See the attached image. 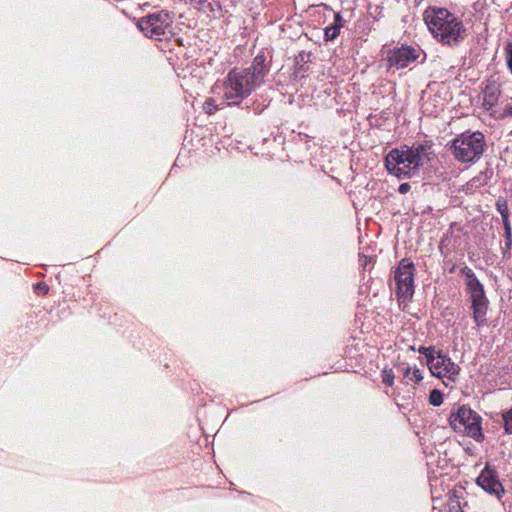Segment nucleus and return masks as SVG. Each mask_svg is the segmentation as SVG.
Instances as JSON below:
<instances>
[{"label": "nucleus", "mask_w": 512, "mask_h": 512, "mask_svg": "<svg viewBox=\"0 0 512 512\" xmlns=\"http://www.w3.org/2000/svg\"><path fill=\"white\" fill-rule=\"evenodd\" d=\"M173 15L167 10H160L141 17L137 27L148 38L163 41L172 35Z\"/></svg>", "instance_id": "obj_6"}, {"label": "nucleus", "mask_w": 512, "mask_h": 512, "mask_svg": "<svg viewBox=\"0 0 512 512\" xmlns=\"http://www.w3.org/2000/svg\"><path fill=\"white\" fill-rule=\"evenodd\" d=\"M404 376L414 383H419L423 380L422 372L417 367H407Z\"/></svg>", "instance_id": "obj_16"}, {"label": "nucleus", "mask_w": 512, "mask_h": 512, "mask_svg": "<svg viewBox=\"0 0 512 512\" xmlns=\"http://www.w3.org/2000/svg\"><path fill=\"white\" fill-rule=\"evenodd\" d=\"M418 57L419 54L415 48L403 45L399 48L388 50L384 60L388 69H402L416 61Z\"/></svg>", "instance_id": "obj_10"}, {"label": "nucleus", "mask_w": 512, "mask_h": 512, "mask_svg": "<svg viewBox=\"0 0 512 512\" xmlns=\"http://www.w3.org/2000/svg\"><path fill=\"white\" fill-rule=\"evenodd\" d=\"M218 105L216 104L215 99L207 98L203 103V110L208 115H213L218 111Z\"/></svg>", "instance_id": "obj_18"}, {"label": "nucleus", "mask_w": 512, "mask_h": 512, "mask_svg": "<svg viewBox=\"0 0 512 512\" xmlns=\"http://www.w3.org/2000/svg\"><path fill=\"white\" fill-rule=\"evenodd\" d=\"M423 20L432 36L442 45L454 47L465 39L463 22L447 8L429 6Z\"/></svg>", "instance_id": "obj_2"}, {"label": "nucleus", "mask_w": 512, "mask_h": 512, "mask_svg": "<svg viewBox=\"0 0 512 512\" xmlns=\"http://www.w3.org/2000/svg\"><path fill=\"white\" fill-rule=\"evenodd\" d=\"M38 288H39V290H42V287H40L39 283L35 286V289H38Z\"/></svg>", "instance_id": "obj_24"}, {"label": "nucleus", "mask_w": 512, "mask_h": 512, "mask_svg": "<svg viewBox=\"0 0 512 512\" xmlns=\"http://www.w3.org/2000/svg\"><path fill=\"white\" fill-rule=\"evenodd\" d=\"M343 25H344L343 17L341 16L340 13H336L334 15V22H333V24L327 26L324 29L325 40L326 41H332V40L336 39L337 36L339 35L340 29L343 27Z\"/></svg>", "instance_id": "obj_15"}, {"label": "nucleus", "mask_w": 512, "mask_h": 512, "mask_svg": "<svg viewBox=\"0 0 512 512\" xmlns=\"http://www.w3.org/2000/svg\"><path fill=\"white\" fill-rule=\"evenodd\" d=\"M495 208L499 212L502 218V223L504 227V238H505V250H510L512 247V227L510 223V211L508 207L507 200L503 197H499L496 200Z\"/></svg>", "instance_id": "obj_13"}, {"label": "nucleus", "mask_w": 512, "mask_h": 512, "mask_svg": "<svg viewBox=\"0 0 512 512\" xmlns=\"http://www.w3.org/2000/svg\"><path fill=\"white\" fill-rule=\"evenodd\" d=\"M462 273L466 276V290L471 300L473 320L477 327L484 326L489 308V300L486 297L484 287L469 267H464Z\"/></svg>", "instance_id": "obj_5"}, {"label": "nucleus", "mask_w": 512, "mask_h": 512, "mask_svg": "<svg viewBox=\"0 0 512 512\" xmlns=\"http://www.w3.org/2000/svg\"><path fill=\"white\" fill-rule=\"evenodd\" d=\"M264 55H257L249 67H234L223 81V99L228 105H239L252 92L264 84L269 73Z\"/></svg>", "instance_id": "obj_1"}, {"label": "nucleus", "mask_w": 512, "mask_h": 512, "mask_svg": "<svg viewBox=\"0 0 512 512\" xmlns=\"http://www.w3.org/2000/svg\"><path fill=\"white\" fill-rule=\"evenodd\" d=\"M500 96V85L493 80L486 81L479 98L482 100L481 107L484 111L488 112L490 116H495L494 108L497 105Z\"/></svg>", "instance_id": "obj_12"}, {"label": "nucleus", "mask_w": 512, "mask_h": 512, "mask_svg": "<svg viewBox=\"0 0 512 512\" xmlns=\"http://www.w3.org/2000/svg\"><path fill=\"white\" fill-rule=\"evenodd\" d=\"M38 288H39V290H42V287H40L39 283L35 286V289H38Z\"/></svg>", "instance_id": "obj_25"}, {"label": "nucleus", "mask_w": 512, "mask_h": 512, "mask_svg": "<svg viewBox=\"0 0 512 512\" xmlns=\"http://www.w3.org/2000/svg\"><path fill=\"white\" fill-rule=\"evenodd\" d=\"M481 416L466 405L460 406L449 417V424L456 432L463 433L476 441L484 438Z\"/></svg>", "instance_id": "obj_7"}, {"label": "nucleus", "mask_w": 512, "mask_h": 512, "mask_svg": "<svg viewBox=\"0 0 512 512\" xmlns=\"http://www.w3.org/2000/svg\"><path fill=\"white\" fill-rule=\"evenodd\" d=\"M381 378L383 384H385L388 387H392L394 385V372L391 368H384L381 372Z\"/></svg>", "instance_id": "obj_17"}, {"label": "nucleus", "mask_w": 512, "mask_h": 512, "mask_svg": "<svg viewBox=\"0 0 512 512\" xmlns=\"http://www.w3.org/2000/svg\"><path fill=\"white\" fill-rule=\"evenodd\" d=\"M442 402V393L437 389L432 390L429 394V404L432 406H440Z\"/></svg>", "instance_id": "obj_20"}, {"label": "nucleus", "mask_w": 512, "mask_h": 512, "mask_svg": "<svg viewBox=\"0 0 512 512\" xmlns=\"http://www.w3.org/2000/svg\"><path fill=\"white\" fill-rule=\"evenodd\" d=\"M510 135H512V131L510 132Z\"/></svg>", "instance_id": "obj_26"}, {"label": "nucleus", "mask_w": 512, "mask_h": 512, "mask_svg": "<svg viewBox=\"0 0 512 512\" xmlns=\"http://www.w3.org/2000/svg\"><path fill=\"white\" fill-rule=\"evenodd\" d=\"M466 491L463 487H455L447 494V511L448 512H463L467 502L464 501Z\"/></svg>", "instance_id": "obj_14"}, {"label": "nucleus", "mask_w": 512, "mask_h": 512, "mask_svg": "<svg viewBox=\"0 0 512 512\" xmlns=\"http://www.w3.org/2000/svg\"><path fill=\"white\" fill-rule=\"evenodd\" d=\"M501 117H512V99L504 105Z\"/></svg>", "instance_id": "obj_22"}, {"label": "nucleus", "mask_w": 512, "mask_h": 512, "mask_svg": "<svg viewBox=\"0 0 512 512\" xmlns=\"http://www.w3.org/2000/svg\"><path fill=\"white\" fill-rule=\"evenodd\" d=\"M476 484L485 492L496 496L498 499H501L505 495V489L499 480L497 471L489 464H486L476 478Z\"/></svg>", "instance_id": "obj_11"}, {"label": "nucleus", "mask_w": 512, "mask_h": 512, "mask_svg": "<svg viewBox=\"0 0 512 512\" xmlns=\"http://www.w3.org/2000/svg\"><path fill=\"white\" fill-rule=\"evenodd\" d=\"M428 368L432 375L446 379L447 381L443 380L446 386L455 383L460 372L459 366L441 351H438L434 358L429 361Z\"/></svg>", "instance_id": "obj_9"}, {"label": "nucleus", "mask_w": 512, "mask_h": 512, "mask_svg": "<svg viewBox=\"0 0 512 512\" xmlns=\"http://www.w3.org/2000/svg\"><path fill=\"white\" fill-rule=\"evenodd\" d=\"M504 430L507 434H512V408L503 413Z\"/></svg>", "instance_id": "obj_21"}, {"label": "nucleus", "mask_w": 512, "mask_h": 512, "mask_svg": "<svg viewBox=\"0 0 512 512\" xmlns=\"http://www.w3.org/2000/svg\"><path fill=\"white\" fill-rule=\"evenodd\" d=\"M426 150L424 145L392 149L385 157V166L398 178L410 177L424 164Z\"/></svg>", "instance_id": "obj_3"}, {"label": "nucleus", "mask_w": 512, "mask_h": 512, "mask_svg": "<svg viewBox=\"0 0 512 512\" xmlns=\"http://www.w3.org/2000/svg\"><path fill=\"white\" fill-rule=\"evenodd\" d=\"M415 265L408 259H402L394 271V281L396 284V296L398 301L407 302L414 294V276Z\"/></svg>", "instance_id": "obj_8"}, {"label": "nucleus", "mask_w": 512, "mask_h": 512, "mask_svg": "<svg viewBox=\"0 0 512 512\" xmlns=\"http://www.w3.org/2000/svg\"><path fill=\"white\" fill-rule=\"evenodd\" d=\"M418 352L425 356L427 366H428L429 361H431L434 358V356L437 354L438 351H436L434 346H429V347L421 346L418 349Z\"/></svg>", "instance_id": "obj_19"}, {"label": "nucleus", "mask_w": 512, "mask_h": 512, "mask_svg": "<svg viewBox=\"0 0 512 512\" xmlns=\"http://www.w3.org/2000/svg\"><path fill=\"white\" fill-rule=\"evenodd\" d=\"M486 149L485 136L480 131L467 130L457 135L450 145V151L460 163L475 162L481 158Z\"/></svg>", "instance_id": "obj_4"}, {"label": "nucleus", "mask_w": 512, "mask_h": 512, "mask_svg": "<svg viewBox=\"0 0 512 512\" xmlns=\"http://www.w3.org/2000/svg\"><path fill=\"white\" fill-rule=\"evenodd\" d=\"M411 189V186L409 183H402L400 184L399 188H398V191L401 193V194H406L410 191Z\"/></svg>", "instance_id": "obj_23"}]
</instances>
